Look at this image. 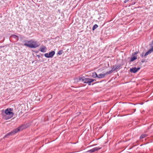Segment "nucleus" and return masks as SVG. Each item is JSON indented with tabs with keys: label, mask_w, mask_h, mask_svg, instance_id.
Returning <instances> with one entry per match:
<instances>
[{
	"label": "nucleus",
	"mask_w": 153,
	"mask_h": 153,
	"mask_svg": "<svg viewBox=\"0 0 153 153\" xmlns=\"http://www.w3.org/2000/svg\"><path fill=\"white\" fill-rule=\"evenodd\" d=\"M25 43L24 45L26 46L33 48H35L39 45V43L35 41L33 39H31L29 41L25 40L24 41Z\"/></svg>",
	"instance_id": "obj_1"
},
{
	"label": "nucleus",
	"mask_w": 153,
	"mask_h": 153,
	"mask_svg": "<svg viewBox=\"0 0 153 153\" xmlns=\"http://www.w3.org/2000/svg\"><path fill=\"white\" fill-rule=\"evenodd\" d=\"M25 127L23 125L20 126L18 128L13 130L10 132H9L5 135L4 138L7 137L8 136L13 135L17 133L18 131L22 130Z\"/></svg>",
	"instance_id": "obj_2"
},
{
	"label": "nucleus",
	"mask_w": 153,
	"mask_h": 153,
	"mask_svg": "<svg viewBox=\"0 0 153 153\" xmlns=\"http://www.w3.org/2000/svg\"><path fill=\"white\" fill-rule=\"evenodd\" d=\"M79 81L82 80L84 83L88 84V85H91V83L94 80V79H92L86 78L84 77H79Z\"/></svg>",
	"instance_id": "obj_3"
},
{
	"label": "nucleus",
	"mask_w": 153,
	"mask_h": 153,
	"mask_svg": "<svg viewBox=\"0 0 153 153\" xmlns=\"http://www.w3.org/2000/svg\"><path fill=\"white\" fill-rule=\"evenodd\" d=\"M13 110V109L11 108H7L5 110V113L6 115H9L7 118H6V120L10 119L13 117L14 113L12 112Z\"/></svg>",
	"instance_id": "obj_4"
},
{
	"label": "nucleus",
	"mask_w": 153,
	"mask_h": 153,
	"mask_svg": "<svg viewBox=\"0 0 153 153\" xmlns=\"http://www.w3.org/2000/svg\"><path fill=\"white\" fill-rule=\"evenodd\" d=\"M55 54L54 51H52L51 52H49V53H47L45 54V56L47 58H49L52 57Z\"/></svg>",
	"instance_id": "obj_5"
},
{
	"label": "nucleus",
	"mask_w": 153,
	"mask_h": 153,
	"mask_svg": "<svg viewBox=\"0 0 153 153\" xmlns=\"http://www.w3.org/2000/svg\"><path fill=\"white\" fill-rule=\"evenodd\" d=\"M140 69V68L133 67L130 69V71L131 73H136Z\"/></svg>",
	"instance_id": "obj_6"
},
{
	"label": "nucleus",
	"mask_w": 153,
	"mask_h": 153,
	"mask_svg": "<svg viewBox=\"0 0 153 153\" xmlns=\"http://www.w3.org/2000/svg\"><path fill=\"white\" fill-rule=\"evenodd\" d=\"M100 149V148L96 147L87 151L88 152L93 153L96 151H98Z\"/></svg>",
	"instance_id": "obj_7"
},
{
	"label": "nucleus",
	"mask_w": 153,
	"mask_h": 153,
	"mask_svg": "<svg viewBox=\"0 0 153 153\" xmlns=\"http://www.w3.org/2000/svg\"><path fill=\"white\" fill-rule=\"evenodd\" d=\"M153 51V47H152L151 48L149 49V50L146 52L144 55V56L145 57L149 54L151 53Z\"/></svg>",
	"instance_id": "obj_8"
},
{
	"label": "nucleus",
	"mask_w": 153,
	"mask_h": 153,
	"mask_svg": "<svg viewBox=\"0 0 153 153\" xmlns=\"http://www.w3.org/2000/svg\"><path fill=\"white\" fill-rule=\"evenodd\" d=\"M46 48L45 46H43L42 47H41L40 48V51L42 52H46Z\"/></svg>",
	"instance_id": "obj_9"
},
{
	"label": "nucleus",
	"mask_w": 153,
	"mask_h": 153,
	"mask_svg": "<svg viewBox=\"0 0 153 153\" xmlns=\"http://www.w3.org/2000/svg\"><path fill=\"white\" fill-rule=\"evenodd\" d=\"M137 59V57L135 56H133V55H132V56L131 58V60L130 61V62H132L135 60Z\"/></svg>",
	"instance_id": "obj_10"
},
{
	"label": "nucleus",
	"mask_w": 153,
	"mask_h": 153,
	"mask_svg": "<svg viewBox=\"0 0 153 153\" xmlns=\"http://www.w3.org/2000/svg\"><path fill=\"white\" fill-rule=\"evenodd\" d=\"M105 73L104 74H99L97 76V78H103L105 77Z\"/></svg>",
	"instance_id": "obj_11"
},
{
	"label": "nucleus",
	"mask_w": 153,
	"mask_h": 153,
	"mask_svg": "<svg viewBox=\"0 0 153 153\" xmlns=\"http://www.w3.org/2000/svg\"><path fill=\"white\" fill-rule=\"evenodd\" d=\"M98 75L97 74V73L95 72H94V73H92V76L94 78H96L97 77Z\"/></svg>",
	"instance_id": "obj_12"
},
{
	"label": "nucleus",
	"mask_w": 153,
	"mask_h": 153,
	"mask_svg": "<svg viewBox=\"0 0 153 153\" xmlns=\"http://www.w3.org/2000/svg\"><path fill=\"white\" fill-rule=\"evenodd\" d=\"M147 134H142L140 137V139H143L145 137H147Z\"/></svg>",
	"instance_id": "obj_13"
},
{
	"label": "nucleus",
	"mask_w": 153,
	"mask_h": 153,
	"mask_svg": "<svg viewBox=\"0 0 153 153\" xmlns=\"http://www.w3.org/2000/svg\"><path fill=\"white\" fill-rule=\"evenodd\" d=\"M63 52V51L62 50H60L58 51V52L57 53V55H61L62 53Z\"/></svg>",
	"instance_id": "obj_14"
},
{
	"label": "nucleus",
	"mask_w": 153,
	"mask_h": 153,
	"mask_svg": "<svg viewBox=\"0 0 153 153\" xmlns=\"http://www.w3.org/2000/svg\"><path fill=\"white\" fill-rule=\"evenodd\" d=\"M98 27V25H96V24L94 25L93 26V27H92V30H94L96 28H97Z\"/></svg>",
	"instance_id": "obj_15"
},
{
	"label": "nucleus",
	"mask_w": 153,
	"mask_h": 153,
	"mask_svg": "<svg viewBox=\"0 0 153 153\" xmlns=\"http://www.w3.org/2000/svg\"><path fill=\"white\" fill-rule=\"evenodd\" d=\"M113 72L111 70L109 71H107L105 74V75L107 74H111Z\"/></svg>",
	"instance_id": "obj_16"
},
{
	"label": "nucleus",
	"mask_w": 153,
	"mask_h": 153,
	"mask_svg": "<svg viewBox=\"0 0 153 153\" xmlns=\"http://www.w3.org/2000/svg\"><path fill=\"white\" fill-rule=\"evenodd\" d=\"M114 67H115V69L116 70L119 69L120 68V65H115Z\"/></svg>",
	"instance_id": "obj_17"
},
{
	"label": "nucleus",
	"mask_w": 153,
	"mask_h": 153,
	"mask_svg": "<svg viewBox=\"0 0 153 153\" xmlns=\"http://www.w3.org/2000/svg\"><path fill=\"white\" fill-rule=\"evenodd\" d=\"M13 36L14 37V38H15V39H16L17 38V40H18V36H17L16 35H13Z\"/></svg>",
	"instance_id": "obj_18"
},
{
	"label": "nucleus",
	"mask_w": 153,
	"mask_h": 153,
	"mask_svg": "<svg viewBox=\"0 0 153 153\" xmlns=\"http://www.w3.org/2000/svg\"><path fill=\"white\" fill-rule=\"evenodd\" d=\"M111 70L112 71V72L116 70L115 68H114V66L113 67V68H112V69Z\"/></svg>",
	"instance_id": "obj_19"
},
{
	"label": "nucleus",
	"mask_w": 153,
	"mask_h": 153,
	"mask_svg": "<svg viewBox=\"0 0 153 153\" xmlns=\"http://www.w3.org/2000/svg\"><path fill=\"white\" fill-rule=\"evenodd\" d=\"M149 45L152 47H153V41L149 44Z\"/></svg>",
	"instance_id": "obj_20"
},
{
	"label": "nucleus",
	"mask_w": 153,
	"mask_h": 153,
	"mask_svg": "<svg viewBox=\"0 0 153 153\" xmlns=\"http://www.w3.org/2000/svg\"><path fill=\"white\" fill-rule=\"evenodd\" d=\"M138 53V52H135L134 53H132V55H136L137 54V53Z\"/></svg>",
	"instance_id": "obj_21"
},
{
	"label": "nucleus",
	"mask_w": 153,
	"mask_h": 153,
	"mask_svg": "<svg viewBox=\"0 0 153 153\" xmlns=\"http://www.w3.org/2000/svg\"><path fill=\"white\" fill-rule=\"evenodd\" d=\"M144 52H143V53H141V57L142 58H143V56H144Z\"/></svg>",
	"instance_id": "obj_22"
},
{
	"label": "nucleus",
	"mask_w": 153,
	"mask_h": 153,
	"mask_svg": "<svg viewBox=\"0 0 153 153\" xmlns=\"http://www.w3.org/2000/svg\"><path fill=\"white\" fill-rule=\"evenodd\" d=\"M129 1V0H125L124 1V2L125 3H126L127 2H128V1Z\"/></svg>",
	"instance_id": "obj_23"
},
{
	"label": "nucleus",
	"mask_w": 153,
	"mask_h": 153,
	"mask_svg": "<svg viewBox=\"0 0 153 153\" xmlns=\"http://www.w3.org/2000/svg\"><path fill=\"white\" fill-rule=\"evenodd\" d=\"M36 56L38 57V58H39L40 57V56L39 55H37Z\"/></svg>",
	"instance_id": "obj_24"
},
{
	"label": "nucleus",
	"mask_w": 153,
	"mask_h": 153,
	"mask_svg": "<svg viewBox=\"0 0 153 153\" xmlns=\"http://www.w3.org/2000/svg\"><path fill=\"white\" fill-rule=\"evenodd\" d=\"M133 110L134 111V112H132V113L135 112L136 111V109H133Z\"/></svg>",
	"instance_id": "obj_25"
},
{
	"label": "nucleus",
	"mask_w": 153,
	"mask_h": 153,
	"mask_svg": "<svg viewBox=\"0 0 153 153\" xmlns=\"http://www.w3.org/2000/svg\"><path fill=\"white\" fill-rule=\"evenodd\" d=\"M144 62V60H142L141 62L143 63Z\"/></svg>",
	"instance_id": "obj_26"
},
{
	"label": "nucleus",
	"mask_w": 153,
	"mask_h": 153,
	"mask_svg": "<svg viewBox=\"0 0 153 153\" xmlns=\"http://www.w3.org/2000/svg\"><path fill=\"white\" fill-rule=\"evenodd\" d=\"M135 4V2L131 4L132 5H134Z\"/></svg>",
	"instance_id": "obj_27"
},
{
	"label": "nucleus",
	"mask_w": 153,
	"mask_h": 153,
	"mask_svg": "<svg viewBox=\"0 0 153 153\" xmlns=\"http://www.w3.org/2000/svg\"><path fill=\"white\" fill-rule=\"evenodd\" d=\"M3 111H4V110H2V111L3 112Z\"/></svg>",
	"instance_id": "obj_28"
},
{
	"label": "nucleus",
	"mask_w": 153,
	"mask_h": 153,
	"mask_svg": "<svg viewBox=\"0 0 153 153\" xmlns=\"http://www.w3.org/2000/svg\"><path fill=\"white\" fill-rule=\"evenodd\" d=\"M2 48V47H0V48Z\"/></svg>",
	"instance_id": "obj_29"
}]
</instances>
